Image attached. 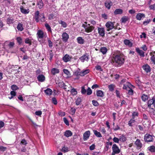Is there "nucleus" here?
Segmentation results:
<instances>
[{
  "label": "nucleus",
  "instance_id": "obj_50",
  "mask_svg": "<svg viewBox=\"0 0 155 155\" xmlns=\"http://www.w3.org/2000/svg\"><path fill=\"white\" fill-rule=\"evenodd\" d=\"M92 103L95 106L97 107L98 106L99 104L97 101H96L93 100L92 101Z\"/></svg>",
  "mask_w": 155,
  "mask_h": 155
},
{
  "label": "nucleus",
  "instance_id": "obj_53",
  "mask_svg": "<svg viewBox=\"0 0 155 155\" xmlns=\"http://www.w3.org/2000/svg\"><path fill=\"white\" fill-rule=\"evenodd\" d=\"M52 103L54 105H56L57 104V101L55 97H53L52 98Z\"/></svg>",
  "mask_w": 155,
  "mask_h": 155
},
{
  "label": "nucleus",
  "instance_id": "obj_22",
  "mask_svg": "<svg viewBox=\"0 0 155 155\" xmlns=\"http://www.w3.org/2000/svg\"><path fill=\"white\" fill-rule=\"evenodd\" d=\"M44 92L47 95L50 96L52 94V90L49 88H47L44 90Z\"/></svg>",
  "mask_w": 155,
  "mask_h": 155
},
{
  "label": "nucleus",
  "instance_id": "obj_42",
  "mask_svg": "<svg viewBox=\"0 0 155 155\" xmlns=\"http://www.w3.org/2000/svg\"><path fill=\"white\" fill-rule=\"evenodd\" d=\"M71 94L73 95H76L77 94V92L76 89L73 88L71 91Z\"/></svg>",
  "mask_w": 155,
  "mask_h": 155
},
{
  "label": "nucleus",
  "instance_id": "obj_55",
  "mask_svg": "<svg viewBox=\"0 0 155 155\" xmlns=\"http://www.w3.org/2000/svg\"><path fill=\"white\" fill-rule=\"evenodd\" d=\"M138 115V113L137 112H134L132 114V117L134 118L136 117Z\"/></svg>",
  "mask_w": 155,
  "mask_h": 155
},
{
  "label": "nucleus",
  "instance_id": "obj_32",
  "mask_svg": "<svg viewBox=\"0 0 155 155\" xmlns=\"http://www.w3.org/2000/svg\"><path fill=\"white\" fill-rule=\"evenodd\" d=\"M129 19V18L128 16H124L121 19L120 21L122 23H125L128 21Z\"/></svg>",
  "mask_w": 155,
  "mask_h": 155
},
{
  "label": "nucleus",
  "instance_id": "obj_1",
  "mask_svg": "<svg viewBox=\"0 0 155 155\" xmlns=\"http://www.w3.org/2000/svg\"><path fill=\"white\" fill-rule=\"evenodd\" d=\"M112 60L113 63L117 67H120L122 65L125 61V57L124 54L120 52H117L114 54Z\"/></svg>",
  "mask_w": 155,
  "mask_h": 155
},
{
  "label": "nucleus",
  "instance_id": "obj_45",
  "mask_svg": "<svg viewBox=\"0 0 155 155\" xmlns=\"http://www.w3.org/2000/svg\"><path fill=\"white\" fill-rule=\"evenodd\" d=\"M61 150L62 152L65 153L68 152L69 151V149L68 147L64 146L62 148Z\"/></svg>",
  "mask_w": 155,
  "mask_h": 155
},
{
  "label": "nucleus",
  "instance_id": "obj_43",
  "mask_svg": "<svg viewBox=\"0 0 155 155\" xmlns=\"http://www.w3.org/2000/svg\"><path fill=\"white\" fill-rule=\"evenodd\" d=\"M150 60L153 64L155 65V55L154 54H151Z\"/></svg>",
  "mask_w": 155,
  "mask_h": 155
},
{
  "label": "nucleus",
  "instance_id": "obj_26",
  "mask_svg": "<svg viewBox=\"0 0 155 155\" xmlns=\"http://www.w3.org/2000/svg\"><path fill=\"white\" fill-rule=\"evenodd\" d=\"M124 42L126 45H127L129 47H131L132 45V43L128 39H125Z\"/></svg>",
  "mask_w": 155,
  "mask_h": 155
},
{
  "label": "nucleus",
  "instance_id": "obj_56",
  "mask_svg": "<svg viewBox=\"0 0 155 155\" xmlns=\"http://www.w3.org/2000/svg\"><path fill=\"white\" fill-rule=\"evenodd\" d=\"M149 7L150 10H155V3L153 5H150Z\"/></svg>",
  "mask_w": 155,
  "mask_h": 155
},
{
  "label": "nucleus",
  "instance_id": "obj_44",
  "mask_svg": "<svg viewBox=\"0 0 155 155\" xmlns=\"http://www.w3.org/2000/svg\"><path fill=\"white\" fill-rule=\"evenodd\" d=\"M119 140L122 142H124L126 141V138L124 136L121 135L119 137Z\"/></svg>",
  "mask_w": 155,
  "mask_h": 155
},
{
  "label": "nucleus",
  "instance_id": "obj_49",
  "mask_svg": "<svg viewBox=\"0 0 155 155\" xmlns=\"http://www.w3.org/2000/svg\"><path fill=\"white\" fill-rule=\"evenodd\" d=\"M95 68L97 70H99L100 71H103V70L101 66L99 65H97L95 66Z\"/></svg>",
  "mask_w": 155,
  "mask_h": 155
},
{
  "label": "nucleus",
  "instance_id": "obj_16",
  "mask_svg": "<svg viewBox=\"0 0 155 155\" xmlns=\"http://www.w3.org/2000/svg\"><path fill=\"white\" fill-rule=\"evenodd\" d=\"M38 81L40 82H43L45 80V77L42 74L39 75L37 77Z\"/></svg>",
  "mask_w": 155,
  "mask_h": 155
},
{
  "label": "nucleus",
  "instance_id": "obj_61",
  "mask_svg": "<svg viewBox=\"0 0 155 155\" xmlns=\"http://www.w3.org/2000/svg\"><path fill=\"white\" fill-rule=\"evenodd\" d=\"M21 143L24 145H26L27 144V143L25 139H23L21 140Z\"/></svg>",
  "mask_w": 155,
  "mask_h": 155
},
{
  "label": "nucleus",
  "instance_id": "obj_60",
  "mask_svg": "<svg viewBox=\"0 0 155 155\" xmlns=\"http://www.w3.org/2000/svg\"><path fill=\"white\" fill-rule=\"evenodd\" d=\"M149 150L152 152H155V147L154 146H151L150 147Z\"/></svg>",
  "mask_w": 155,
  "mask_h": 155
},
{
  "label": "nucleus",
  "instance_id": "obj_19",
  "mask_svg": "<svg viewBox=\"0 0 155 155\" xmlns=\"http://www.w3.org/2000/svg\"><path fill=\"white\" fill-rule=\"evenodd\" d=\"M37 35V37L39 38H42L44 36V34L43 31L41 30L38 31Z\"/></svg>",
  "mask_w": 155,
  "mask_h": 155
},
{
  "label": "nucleus",
  "instance_id": "obj_40",
  "mask_svg": "<svg viewBox=\"0 0 155 155\" xmlns=\"http://www.w3.org/2000/svg\"><path fill=\"white\" fill-rule=\"evenodd\" d=\"M135 122L134 119L132 118L129 121L128 124L130 126L132 127V124L134 123Z\"/></svg>",
  "mask_w": 155,
  "mask_h": 155
},
{
  "label": "nucleus",
  "instance_id": "obj_14",
  "mask_svg": "<svg viewBox=\"0 0 155 155\" xmlns=\"http://www.w3.org/2000/svg\"><path fill=\"white\" fill-rule=\"evenodd\" d=\"M20 10L21 12L24 14H27L29 12V10L28 9H25L24 8L23 6L22 5L20 6Z\"/></svg>",
  "mask_w": 155,
  "mask_h": 155
},
{
  "label": "nucleus",
  "instance_id": "obj_18",
  "mask_svg": "<svg viewBox=\"0 0 155 155\" xmlns=\"http://www.w3.org/2000/svg\"><path fill=\"white\" fill-rule=\"evenodd\" d=\"M6 22L7 24L10 25L14 22V19L12 17H8L6 20Z\"/></svg>",
  "mask_w": 155,
  "mask_h": 155
},
{
  "label": "nucleus",
  "instance_id": "obj_3",
  "mask_svg": "<svg viewBox=\"0 0 155 155\" xmlns=\"http://www.w3.org/2000/svg\"><path fill=\"white\" fill-rule=\"evenodd\" d=\"M112 149L113 152L111 154L112 155H115L116 154H118L120 153V151L118 147L116 144L113 145Z\"/></svg>",
  "mask_w": 155,
  "mask_h": 155
},
{
  "label": "nucleus",
  "instance_id": "obj_20",
  "mask_svg": "<svg viewBox=\"0 0 155 155\" xmlns=\"http://www.w3.org/2000/svg\"><path fill=\"white\" fill-rule=\"evenodd\" d=\"M37 5L39 9L42 8L44 6V4L42 0H39L37 1Z\"/></svg>",
  "mask_w": 155,
  "mask_h": 155
},
{
  "label": "nucleus",
  "instance_id": "obj_46",
  "mask_svg": "<svg viewBox=\"0 0 155 155\" xmlns=\"http://www.w3.org/2000/svg\"><path fill=\"white\" fill-rule=\"evenodd\" d=\"M58 85L61 88H63V87H65V84L63 82H60L58 83Z\"/></svg>",
  "mask_w": 155,
  "mask_h": 155
},
{
  "label": "nucleus",
  "instance_id": "obj_33",
  "mask_svg": "<svg viewBox=\"0 0 155 155\" xmlns=\"http://www.w3.org/2000/svg\"><path fill=\"white\" fill-rule=\"evenodd\" d=\"M64 135L65 136L68 137L72 136V133L71 131L68 130L64 132Z\"/></svg>",
  "mask_w": 155,
  "mask_h": 155
},
{
  "label": "nucleus",
  "instance_id": "obj_8",
  "mask_svg": "<svg viewBox=\"0 0 155 155\" xmlns=\"http://www.w3.org/2000/svg\"><path fill=\"white\" fill-rule=\"evenodd\" d=\"M62 37L63 41L65 42L68 41L69 38V35L65 32L63 33Z\"/></svg>",
  "mask_w": 155,
  "mask_h": 155
},
{
  "label": "nucleus",
  "instance_id": "obj_10",
  "mask_svg": "<svg viewBox=\"0 0 155 155\" xmlns=\"http://www.w3.org/2000/svg\"><path fill=\"white\" fill-rule=\"evenodd\" d=\"M98 33L99 35L102 37L104 36L105 32L104 28H98Z\"/></svg>",
  "mask_w": 155,
  "mask_h": 155
},
{
  "label": "nucleus",
  "instance_id": "obj_62",
  "mask_svg": "<svg viewBox=\"0 0 155 155\" xmlns=\"http://www.w3.org/2000/svg\"><path fill=\"white\" fill-rule=\"evenodd\" d=\"M113 141L116 143H119V139L118 138L114 137L113 139Z\"/></svg>",
  "mask_w": 155,
  "mask_h": 155
},
{
  "label": "nucleus",
  "instance_id": "obj_11",
  "mask_svg": "<svg viewBox=\"0 0 155 155\" xmlns=\"http://www.w3.org/2000/svg\"><path fill=\"white\" fill-rule=\"evenodd\" d=\"M72 58L71 56H69L68 54H66L63 58V60L65 62H67L70 61Z\"/></svg>",
  "mask_w": 155,
  "mask_h": 155
},
{
  "label": "nucleus",
  "instance_id": "obj_15",
  "mask_svg": "<svg viewBox=\"0 0 155 155\" xmlns=\"http://www.w3.org/2000/svg\"><path fill=\"white\" fill-rule=\"evenodd\" d=\"M135 145L137 146L138 149H140L142 147V143H141L140 140L139 139H137L134 143Z\"/></svg>",
  "mask_w": 155,
  "mask_h": 155
},
{
  "label": "nucleus",
  "instance_id": "obj_9",
  "mask_svg": "<svg viewBox=\"0 0 155 155\" xmlns=\"http://www.w3.org/2000/svg\"><path fill=\"white\" fill-rule=\"evenodd\" d=\"M90 135V132L89 130L85 132L83 134V140L85 141L87 140L89 138Z\"/></svg>",
  "mask_w": 155,
  "mask_h": 155
},
{
  "label": "nucleus",
  "instance_id": "obj_2",
  "mask_svg": "<svg viewBox=\"0 0 155 155\" xmlns=\"http://www.w3.org/2000/svg\"><path fill=\"white\" fill-rule=\"evenodd\" d=\"M148 107L153 110L155 109V96H153L152 99L148 101Z\"/></svg>",
  "mask_w": 155,
  "mask_h": 155
},
{
  "label": "nucleus",
  "instance_id": "obj_13",
  "mask_svg": "<svg viewBox=\"0 0 155 155\" xmlns=\"http://www.w3.org/2000/svg\"><path fill=\"white\" fill-rule=\"evenodd\" d=\"M143 69L147 73H148L150 71L151 69L150 66L147 64H145L142 66Z\"/></svg>",
  "mask_w": 155,
  "mask_h": 155
},
{
  "label": "nucleus",
  "instance_id": "obj_4",
  "mask_svg": "<svg viewBox=\"0 0 155 155\" xmlns=\"http://www.w3.org/2000/svg\"><path fill=\"white\" fill-rule=\"evenodd\" d=\"M105 26L107 29V31H109L114 28L115 29H116L114 28V23L111 21H108L105 24Z\"/></svg>",
  "mask_w": 155,
  "mask_h": 155
},
{
  "label": "nucleus",
  "instance_id": "obj_6",
  "mask_svg": "<svg viewBox=\"0 0 155 155\" xmlns=\"http://www.w3.org/2000/svg\"><path fill=\"white\" fill-rule=\"evenodd\" d=\"M84 28L86 32L89 33L91 32L94 29V27L88 24L86 25L85 27H84Z\"/></svg>",
  "mask_w": 155,
  "mask_h": 155
},
{
  "label": "nucleus",
  "instance_id": "obj_28",
  "mask_svg": "<svg viewBox=\"0 0 155 155\" xmlns=\"http://www.w3.org/2000/svg\"><path fill=\"white\" fill-rule=\"evenodd\" d=\"M89 71L90 70L89 69H86L84 71H81L80 72L79 75L81 76H84L88 73Z\"/></svg>",
  "mask_w": 155,
  "mask_h": 155
},
{
  "label": "nucleus",
  "instance_id": "obj_27",
  "mask_svg": "<svg viewBox=\"0 0 155 155\" xmlns=\"http://www.w3.org/2000/svg\"><path fill=\"white\" fill-rule=\"evenodd\" d=\"M39 12L38 11H36L35 13L34 18L37 22H38L39 21Z\"/></svg>",
  "mask_w": 155,
  "mask_h": 155
},
{
  "label": "nucleus",
  "instance_id": "obj_31",
  "mask_svg": "<svg viewBox=\"0 0 155 155\" xmlns=\"http://www.w3.org/2000/svg\"><path fill=\"white\" fill-rule=\"evenodd\" d=\"M17 28L18 31H22L24 29L23 24L20 22L18 23V24Z\"/></svg>",
  "mask_w": 155,
  "mask_h": 155
},
{
  "label": "nucleus",
  "instance_id": "obj_5",
  "mask_svg": "<svg viewBox=\"0 0 155 155\" xmlns=\"http://www.w3.org/2000/svg\"><path fill=\"white\" fill-rule=\"evenodd\" d=\"M144 139L145 142H152L153 140V136L148 134H146L144 137Z\"/></svg>",
  "mask_w": 155,
  "mask_h": 155
},
{
  "label": "nucleus",
  "instance_id": "obj_25",
  "mask_svg": "<svg viewBox=\"0 0 155 155\" xmlns=\"http://www.w3.org/2000/svg\"><path fill=\"white\" fill-rule=\"evenodd\" d=\"M96 95L97 97H102L104 96V93L101 90H98L96 92Z\"/></svg>",
  "mask_w": 155,
  "mask_h": 155
},
{
  "label": "nucleus",
  "instance_id": "obj_54",
  "mask_svg": "<svg viewBox=\"0 0 155 155\" xmlns=\"http://www.w3.org/2000/svg\"><path fill=\"white\" fill-rule=\"evenodd\" d=\"M25 42L26 44H29V45H31V40L28 38H27L25 39Z\"/></svg>",
  "mask_w": 155,
  "mask_h": 155
},
{
  "label": "nucleus",
  "instance_id": "obj_30",
  "mask_svg": "<svg viewBox=\"0 0 155 155\" xmlns=\"http://www.w3.org/2000/svg\"><path fill=\"white\" fill-rule=\"evenodd\" d=\"M131 85L130 84L129 82H127L125 84H124L123 89L126 90H127L128 88H130V86Z\"/></svg>",
  "mask_w": 155,
  "mask_h": 155
},
{
  "label": "nucleus",
  "instance_id": "obj_48",
  "mask_svg": "<svg viewBox=\"0 0 155 155\" xmlns=\"http://www.w3.org/2000/svg\"><path fill=\"white\" fill-rule=\"evenodd\" d=\"M11 89L13 91H15L18 89V87L16 85L13 84L11 86Z\"/></svg>",
  "mask_w": 155,
  "mask_h": 155
},
{
  "label": "nucleus",
  "instance_id": "obj_57",
  "mask_svg": "<svg viewBox=\"0 0 155 155\" xmlns=\"http://www.w3.org/2000/svg\"><path fill=\"white\" fill-rule=\"evenodd\" d=\"M48 45L50 48H51L53 46L52 42L51 40L48 38Z\"/></svg>",
  "mask_w": 155,
  "mask_h": 155
},
{
  "label": "nucleus",
  "instance_id": "obj_29",
  "mask_svg": "<svg viewBox=\"0 0 155 155\" xmlns=\"http://www.w3.org/2000/svg\"><path fill=\"white\" fill-rule=\"evenodd\" d=\"M123 12L122 9H117L114 12V14L115 15L121 14Z\"/></svg>",
  "mask_w": 155,
  "mask_h": 155
},
{
  "label": "nucleus",
  "instance_id": "obj_52",
  "mask_svg": "<svg viewBox=\"0 0 155 155\" xmlns=\"http://www.w3.org/2000/svg\"><path fill=\"white\" fill-rule=\"evenodd\" d=\"M87 92V95H90L92 93V91L90 88L89 87H88Z\"/></svg>",
  "mask_w": 155,
  "mask_h": 155
},
{
  "label": "nucleus",
  "instance_id": "obj_36",
  "mask_svg": "<svg viewBox=\"0 0 155 155\" xmlns=\"http://www.w3.org/2000/svg\"><path fill=\"white\" fill-rule=\"evenodd\" d=\"M45 26L46 27L47 31L48 32L52 33V31L50 26L49 25L47 24L46 23L45 24Z\"/></svg>",
  "mask_w": 155,
  "mask_h": 155
},
{
  "label": "nucleus",
  "instance_id": "obj_24",
  "mask_svg": "<svg viewBox=\"0 0 155 155\" xmlns=\"http://www.w3.org/2000/svg\"><path fill=\"white\" fill-rule=\"evenodd\" d=\"M59 72V70L57 68H53L51 69V73L53 75H54L56 74H58Z\"/></svg>",
  "mask_w": 155,
  "mask_h": 155
},
{
  "label": "nucleus",
  "instance_id": "obj_7",
  "mask_svg": "<svg viewBox=\"0 0 155 155\" xmlns=\"http://www.w3.org/2000/svg\"><path fill=\"white\" fill-rule=\"evenodd\" d=\"M89 55L85 54L80 58V59L82 62H84L85 61H88L89 60Z\"/></svg>",
  "mask_w": 155,
  "mask_h": 155
},
{
  "label": "nucleus",
  "instance_id": "obj_51",
  "mask_svg": "<svg viewBox=\"0 0 155 155\" xmlns=\"http://www.w3.org/2000/svg\"><path fill=\"white\" fill-rule=\"evenodd\" d=\"M16 40L17 42L19 44H20L22 43V39L21 37H18L16 38Z\"/></svg>",
  "mask_w": 155,
  "mask_h": 155
},
{
  "label": "nucleus",
  "instance_id": "obj_58",
  "mask_svg": "<svg viewBox=\"0 0 155 155\" xmlns=\"http://www.w3.org/2000/svg\"><path fill=\"white\" fill-rule=\"evenodd\" d=\"M129 89H130L128 91V94L130 95H133L134 94L133 90L130 88Z\"/></svg>",
  "mask_w": 155,
  "mask_h": 155
},
{
  "label": "nucleus",
  "instance_id": "obj_47",
  "mask_svg": "<svg viewBox=\"0 0 155 155\" xmlns=\"http://www.w3.org/2000/svg\"><path fill=\"white\" fill-rule=\"evenodd\" d=\"M87 92V90L85 89L84 87L83 86L81 87V93L83 94H85Z\"/></svg>",
  "mask_w": 155,
  "mask_h": 155
},
{
  "label": "nucleus",
  "instance_id": "obj_41",
  "mask_svg": "<svg viewBox=\"0 0 155 155\" xmlns=\"http://www.w3.org/2000/svg\"><path fill=\"white\" fill-rule=\"evenodd\" d=\"M82 101L81 99V97H78L76 101V104L77 105H79Z\"/></svg>",
  "mask_w": 155,
  "mask_h": 155
},
{
  "label": "nucleus",
  "instance_id": "obj_34",
  "mask_svg": "<svg viewBox=\"0 0 155 155\" xmlns=\"http://www.w3.org/2000/svg\"><path fill=\"white\" fill-rule=\"evenodd\" d=\"M107 51V49L105 47H101L100 50V51L103 54H106Z\"/></svg>",
  "mask_w": 155,
  "mask_h": 155
},
{
  "label": "nucleus",
  "instance_id": "obj_37",
  "mask_svg": "<svg viewBox=\"0 0 155 155\" xmlns=\"http://www.w3.org/2000/svg\"><path fill=\"white\" fill-rule=\"evenodd\" d=\"M115 87V85L113 84H110L108 86V88L109 91H113Z\"/></svg>",
  "mask_w": 155,
  "mask_h": 155
},
{
  "label": "nucleus",
  "instance_id": "obj_64",
  "mask_svg": "<svg viewBox=\"0 0 155 155\" xmlns=\"http://www.w3.org/2000/svg\"><path fill=\"white\" fill-rule=\"evenodd\" d=\"M63 72L66 75H68L70 74V72L69 71L66 69H64L63 70Z\"/></svg>",
  "mask_w": 155,
  "mask_h": 155
},
{
  "label": "nucleus",
  "instance_id": "obj_23",
  "mask_svg": "<svg viewBox=\"0 0 155 155\" xmlns=\"http://www.w3.org/2000/svg\"><path fill=\"white\" fill-rule=\"evenodd\" d=\"M77 40L78 43L80 44H83L84 42V40L81 37H78Z\"/></svg>",
  "mask_w": 155,
  "mask_h": 155
},
{
  "label": "nucleus",
  "instance_id": "obj_63",
  "mask_svg": "<svg viewBox=\"0 0 155 155\" xmlns=\"http://www.w3.org/2000/svg\"><path fill=\"white\" fill-rule=\"evenodd\" d=\"M6 149V147L2 146H0V150L4 152L5 151Z\"/></svg>",
  "mask_w": 155,
  "mask_h": 155
},
{
  "label": "nucleus",
  "instance_id": "obj_39",
  "mask_svg": "<svg viewBox=\"0 0 155 155\" xmlns=\"http://www.w3.org/2000/svg\"><path fill=\"white\" fill-rule=\"evenodd\" d=\"M59 23L64 28H66L67 26L66 23L62 20H60L58 21Z\"/></svg>",
  "mask_w": 155,
  "mask_h": 155
},
{
  "label": "nucleus",
  "instance_id": "obj_35",
  "mask_svg": "<svg viewBox=\"0 0 155 155\" xmlns=\"http://www.w3.org/2000/svg\"><path fill=\"white\" fill-rule=\"evenodd\" d=\"M141 98L143 101H145L148 99V96L145 94H143L141 97Z\"/></svg>",
  "mask_w": 155,
  "mask_h": 155
},
{
  "label": "nucleus",
  "instance_id": "obj_17",
  "mask_svg": "<svg viewBox=\"0 0 155 155\" xmlns=\"http://www.w3.org/2000/svg\"><path fill=\"white\" fill-rule=\"evenodd\" d=\"M105 5L108 9H110V7L112 5V3L110 1H106L104 3Z\"/></svg>",
  "mask_w": 155,
  "mask_h": 155
},
{
  "label": "nucleus",
  "instance_id": "obj_12",
  "mask_svg": "<svg viewBox=\"0 0 155 155\" xmlns=\"http://www.w3.org/2000/svg\"><path fill=\"white\" fill-rule=\"evenodd\" d=\"M136 51L137 53L141 57H144L145 56L144 52L140 50L139 48H136Z\"/></svg>",
  "mask_w": 155,
  "mask_h": 155
},
{
  "label": "nucleus",
  "instance_id": "obj_21",
  "mask_svg": "<svg viewBox=\"0 0 155 155\" xmlns=\"http://www.w3.org/2000/svg\"><path fill=\"white\" fill-rule=\"evenodd\" d=\"M145 17V15L143 13H139L136 16V18L137 20H140L142 18Z\"/></svg>",
  "mask_w": 155,
  "mask_h": 155
},
{
  "label": "nucleus",
  "instance_id": "obj_38",
  "mask_svg": "<svg viewBox=\"0 0 155 155\" xmlns=\"http://www.w3.org/2000/svg\"><path fill=\"white\" fill-rule=\"evenodd\" d=\"M94 134L97 137H102L100 133L98 132L96 130H94Z\"/></svg>",
  "mask_w": 155,
  "mask_h": 155
},
{
  "label": "nucleus",
  "instance_id": "obj_59",
  "mask_svg": "<svg viewBox=\"0 0 155 155\" xmlns=\"http://www.w3.org/2000/svg\"><path fill=\"white\" fill-rule=\"evenodd\" d=\"M63 120L64 122L66 125L68 126L69 125V124L68 121L66 117H64L63 118Z\"/></svg>",
  "mask_w": 155,
  "mask_h": 155
}]
</instances>
